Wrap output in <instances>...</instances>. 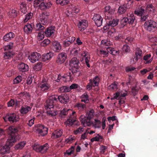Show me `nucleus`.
Returning <instances> with one entry per match:
<instances>
[{
    "instance_id": "nucleus-1",
    "label": "nucleus",
    "mask_w": 157,
    "mask_h": 157,
    "mask_svg": "<svg viewBox=\"0 0 157 157\" xmlns=\"http://www.w3.org/2000/svg\"><path fill=\"white\" fill-rule=\"evenodd\" d=\"M20 129L19 127L14 126H12L8 128L7 129V132L9 135L8 139L5 145L0 149L1 154H4L9 153L10 147L20 138L18 132H20Z\"/></svg>"
},
{
    "instance_id": "nucleus-2",
    "label": "nucleus",
    "mask_w": 157,
    "mask_h": 157,
    "mask_svg": "<svg viewBox=\"0 0 157 157\" xmlns=\"http://www.w3.org/2000/svg\"><path fill=\"white\" fill-rule=\"evenodd\" d=\"M86 115L87 117L83 115H82L80 117L79 120L84 127L90 126L93 124V122L91 121V119L94 116V110L92 109H90L87 113Z\"/></svg>"
},
{
    "instance_id": "nucleus-3",
    "label": "nucleus",
    "mask_w": 157,
    "mask_h": 157,
    "mask_svg": "<svg viewBox=\"0 0 157 157\" xmlns=\"http://www.w3.org/2000/svg\"><path fill=\"white\" fill-rule=\"evenodd\" d=\"M51 86V85L47 81L43 79L40 83L37 84L35 92L37 94L41 95L50 90Z\"/></svg>"
},
{
    "instance_id": "nucleus-4",
    "label": "nucleus",
    "mask_w": 157,
    "mask_h": 157,
    "mask_svg": "<svg viewBox=\"0 0 157 157\" xmlns=\"http://www.w3.org/2000/svg\"><path fill=\"white\" fill-rule=\"evenodd\" d=\"M70 70L72 74L75 76L78 77L81 74L80 67L79 66V60L77 58L74 57L71 59L70 61Z\"/></svg>"
},
{
    "instance_id": "nucleus-5",
    "label": "nucleus",
    "mask_w": 157,
    "mask_h": 157,
    "mask_svg": "<svg viewBox=\"0 0 157 157\" xmlns=\"http://www.w3.org/2000/svg\"><path fill=\"white\" fill-rule=\"evenodd\" d=\"M65 124L68 126H74L75 125H79V123L77 121L76 118V112L75 111L72 112L70 114L69 118L65 122Z\"/></svg>"
},
{
    "instance_id": "nucleus-6",
    "label": "nucleus",
    "mask_w": 157,
    "mask_h": 157,
    "mask_svg": "<svg viewBox=\"0 0 157 157\" xmlns=\"http://www.w3.org/2000/svg\"><path fill=\"white\" fill-rule=\"evenodd\" d=\"M144 28L150 32H154L157 29V23L149 20L146 21L144 24Z\"/></svg>"
},
{
    "instance_id": "nucleus-7",
    "label": "nucleus",
    "mask_w": 157,
    "mask_h": 157,
    "mask_svg": "<svg viewBox=\"0 0 157 157\" xmlns=\"http://www.w3.org/2000/svg\"><path fill=\"white\" fill-rule=\"evenodd\" d=\"M58 100L57 98L56 97L55 95L52 96L49 99L46 101L44 104L45 108L46 110L51 109H52V108L54 107H57L56 104Z\"/></svg>"
},
{
    "instance_id": "nucleus-8",
    "label": "nucleus",
    "mask_w": 157,
    "mask_h": 157,
    "mask_svg": "<svg viewBox=\"0 0 157 157\" xmlns=\"http://www.w3.org/2000/svg\"><path fill=\"white\" fill-rule=\"evenodd\" d=\"M3 118L5 122L9 121L10 123H16L19 120L16 114L14 113H8Z\"/></svg>"
},
{
    "instance_id": "nucleus-9",
    "label": "nucleus",
    "mask_w": 157,
    "mask_h": 157,
    "mask_svg": "<svg viewBox=\"0 0 157 157\" xmlns=\"http://www.w3.org/2000/svg\"><path fill=\"white\" fill-rule=\"evenodd\" d=\"M109 21H107L106 25L104 27V30L109 29L110 27H114L117 26L118 24L119 20L118 19H112L110 18Z\"/></svg>"
},
{
    "instance_id": "nucleus-10",
    "label": "nucleus",
    "mask_w": 157,
    "mask_h": 157,
    "mask_svg": "<svg viewBox=\"0 0 157 157\" xmlns=\"http://www.w3.org/2000/svg\"><path fill=\"white\" fill-rule=\"evenodd\" d=\"M49 148V145L48 143H46L43 145L34 146L33 149L37 152H40L42 154L45 153Z\"/></svg>"
},
{
    "instance_id": "nucleus-11",
    "label": "nucleus",
    "mask_w": 157,
    "mask_h": 157,
    "mask_svg": "<svg viewBox=\"0 0 157 157\" xmlns=\"http://www.w3.org/2000/svg\"><path fill=\"white\" fill-rule=\"evenodd\" d=\"M114 10L110 6H106L104 10L105 19L106 20H110L112 17V15L113 13Z\"/></svg>"
},
{
    "instance_id": "nucleus-12",
    "label": "nucleus",
    "mask_w": 157,
    "mask_h": 157,
    "mask_svg": "<svg viewBox=\"0 0 157 157\" xmlns=\"http://www.w3.org/2000/svg\"><path fill=\"white\" fill-rule=\"evenodd\" d=\"M41 56L40 53L36 52H33L29 56L28 58L32 63H34L37 61H40Z\"/></svg>"
},
{
    "instance_id": "nucleus-13",
    "label": "nucleus",
    "mask_w": 157,
    "mask_h": 157,
    "mask_svg": "<svg viewBox=\"0 0 157 157\" xmlns=\"http://www.w3.org/2000/svg\"><path fill=\"white\" fill-rule=\"evenodd\" d=\"M67 58V54L65 52H62L59 53L57 58L56 62L59 64L64 63Z\"/></svg>"
},
{
    "instance_id": "nucleus-14",
    "label": "nucleus",
    "mask_w": 157,
    "mask_h": 157,
    "mask_svg": "<svg viewBox=\"0 0 157 157\" xmlns=\"http://www.w3.org/2000/svg\"><path fill=\"white\" fill-rule=\"evenodd\" d=\"M55 96L57 98V100H59L63 104H66L69 100V97L66 94H62L59 96L56 95Z\"/></svg>"
},
{
    "instance_id": "nucleus-15",
    "label": "nucleus",
    "mask_w": 157,
    "mask_h": 157,
    "mask_svg": "<svg viewBox=\"0 0 157 157\" xmlns=\"http://www.w3.org/2000/svg\"><path fill=\"white\" fill-rule=\"evenodd\" d=\"M95 24L98 27L101 26L102 24L103 18L99 14H94L92 18Z\"/></svg>"
},
{
    "instance_id": "nucleus-16",
    "label": "nucleus",
    "mask_w": 157,
    "mask_h": 157,
    "mask_svg": "<svg viewBox=\"0 0 157 157\" xmlns=\"http://www.w3.org/2000/svg\"><path fill=\"white\" fill-rule=\"evenodd\" d=\"M48 128L45 127L44 125L39 124L36 129L37 132L40 135L44 136L48 133Z\"/></svg>"
},
{
    "instance_id": "nucleus-17",
    "label": "nucleus",
    "mask_w": 157,
    "mask_h": 157,
    "mask_svg": "<svg viewBox=\"0 0 157 157\" xmlns=\"http://www.w3.org/2000/svg\"><path fill=\"white\" fill-rule=\"evenodd\" d=\"M49 14L47 12L42 13L41 15L40 16V23L44 25H46L48 23V17Z\"/></svg>"
},
{
    "instance_id": "nucleus-18",
    "label": "nucleus",
    "mask_w": 157,
    "mask_h": 157,
    "mask_svg": "<svg viewBox=\"0 0 157 157\" xmlns=\"http://www.w3.org/2000/svg\"><path fill=\"white\" fill-rule=\"evenodd\" d=\"M55 31L54 26L51 25L47 28L44 32L45 35L47 37H50L54 35Z\"/></svg>"
},
{
    "instance_id": "nucleus-19",
    "label": "nucleus",
    "mask_w": 157,
    "mask_h": 157,
    "mask_svg": "<svg viewBox=\"0 0 157 157\" xmlns=\"http://www.w3.org/2000/svg\"><path fill=\"white\" fill-rule=\"evenodd\" d=\"M87 21L86 20H82L79 21L78 26L80 31H84L88 26Z\"/></svg>"
},
{
    "instance_id": "nucleus-20",
    "label": "nucleus",
    "mask_w": 157,
    "mask_h": 157,
    "mask_svg": "<svg viewBox=\"0 0 157 157\" xmlns=\"http://www.w3.org/2000/svg\"><path fill=\"white\" fill-rule=\"evenodd\" d=\"M15 36V34L13 32H10L6 33L3 36L2 40L4 42H9L12 40Z\"/></svg>"
},
{
    "instance_id": "nucleus-21",
    "label": "nucleus",
    "mask_w": 157,
    "mask_h": 157,
    "mask_svg": "<svg viewBox=\"0 0 157 157\" xmlns=\"http://www.w3.org/2000/svg\"><path fill=\"white\" fill-rule=\"evenodd\" d=\"M52 5V4L50 2H42L39 5V8L41 10H45L49 9Z\"/></svg>"
},
{
    "instance_id": "nucleus-22",
    "label": "nucleus",
    "mask_w": 157,
    "mask_h": 157,
    "mask_svg": "<svg viewBox=\"0 0 157 157\" xmlns=\"http://www.w3.org/2000/svg\"><path fill=\"white\" fill-rule=\"evenodd\" d=\"M17 68L19 71L22 72L27 71L29 69L28 65L23 62L20 63L18 64Z\"/></svg>"
},
{
    "instance_id": "nucleus-23",
    "label": "nucleus",
    "mask_w": 157,
    "mask_h": 157,
    "mask_svg": "<svg viewBox=\"0 0 157 157\" xmlns=\"http://www.w3.org/2000/svg\"><path fill=\"white\" fill-rule=\"evenodd\" d=\"M52 49L56 52H59L61 49V46L58 41H54L52 43Z\"/></svg>"
},
{
    "instance_id": "nucleus-24",
    "label": "nucleus",
    "mask_w": 157,
    "mask_h": 157,
    "mask_svg": "<svg viewBox=\"0 0 157 157\" xmlns=\"http://www.w3.org/2000/svg\"><path fill=\"white\" fill-rule=\"evenodd\" d=\"M34 28L33 24L28 23L24 26V32L27 34H30L32 32Z\"/></svg>"
},
{
    "instance_id": "nucleus-25",
    "label": "nucleus",
    "mask_w": 157,
    "mask_h": 157,
    "mask_svg": "<svg viewBox=\"0 0 157 157\" xmlns=\"http://www.w3.org/2000/svg\"><path fill=\"white\" fill-rule=\"evenodd\" d=\"M53 54L51 52L48 53L46 54H44L41 56L40 61L43 62H46L50 59L53 56Z\"/></svg>"
},
{
    "instance_id": "nucleus-26",
    "label": "nucleus",
    "mask_w": 157,
    "mask_h": 157,
    "mask_svg": "<svg viewBox=\"0 0 157 157\" xmlns=\"http://www.w3.org/2000/svg\"><path fill=\"white\" fill-rule=\"evenodd\" d=\"M15 54L13 51H5L3 53V58L5 59H10L13 57Z\"/></svg>"
},
{
    "instance_id": "nucleus-27",
    "label": "nucleus",
    "mask_w": 157,
    "mask_h": 157,
    "mask_svg": "<svg viewBox=\"0 0 157 157\" xmlns=\"http://www.w3.org/2000/svg\"><path fill=\"white\" fill-rule=\"evenodd\" d=\"M146 9L147 11H148L149 13H154L155 10V7L154 6V4L151 3L150 1V2H147L146 4Z\"/></svg>"
},
{
    "instance_id": "nucleus-28",
    "label": "nucleus",
    "mask_w": 157,
    "mask_h": 157,
    "mask_svg": "<svg viewBox=\"0 0 157 157\" xmlns=\"http://www.w3.org/2000/svg\"><path fill=\"white\" fill-rule=\"evenodd\" d=\"M127 95V92H121V94L119 92H117L113 95V97L111 98V100H113L114 99H117L119 97L121 98V97H125Z\"/></svg>"
},
{
    "instance_id": "nucleus-29",
    "label": "nucleus",
    "mask_w": 157,
    "mask_h": 157,
    "mask_svg": "<svg viewBox=\"0 0 157 157\" xmlns=\"http://www.w3.org/2000/svg\"><path fill=\"white\" fill-rule=\"evenodd\" d=\"M46 113L47 115L51 117H54L56 116L59 113V111L54 109V108H52V109H50L46 110Z\"/></svg>"
},
{
    "instance_id": "nucleus-30",
    "label": "nucleus",
    "mask_w": 157,
    "mask_h": 157,
    "mask_svg": "<svg viewBox=\"0 0 157 157\" xmlns=\"http://www.w3.org/2000/svg\"><path fill=\"white\" fill-rule=\"evenodd\" d=\"M145 11L144 7L141 6L137 8L134 11V13L138 16H142L144 14Z\"/></svg>"
},
{
    "instance_id": "nucleus-31",
    "label": "nucleus",
    "mask_w": 157,
    "mask_h": 157,
    "mask_svg": "<svg viewBox=\"0 0 157 157\" xmlns=\"http://www.w3.org/2000/svg\"><path fill=\"white\" fill-rule=\"evenodd\" d=\"M18 14V11H17L15 9H10L7 12V14L10 17L15 18L16 17Z\"/></svg>"
},
{
    "instance_id": "nucleus-32",
    "label": "nucleus",
    "mask_w": 157,
    "mask_h": 157,
    "mask_svg": "<svg viewBox=\"0 0 157 157\" xmlns=\"http://www.w3.org/2000/svg\"><path fill=\"white\" fill-rule=\"evenodd\" d=\"M31 109V108L27 105L22 106L20 109V112L21 114L22 115L27 114Z\"/></svg>"
},
{
    "instance_id": "nucleus-33",
    "label": "nucleus",
    "mask_w": 157,
    "mask_h": 157,
    "mask_svg": "<svg viewBox=\"0 0 157 157\" xmlns=\"http://www.w3.org/2000/svg\"><path fill=\"white\" fill-rule=\"evenodd\" d=\"M62 134V130L58 129L54 131L52 133L51 137L52 138H57L60 137Z\"/></svg>"
},
{
    "instance_id": "nucleus-34",
    "label": "nucleus",
    "mask_w": 157,
    "mask_h": 157,
    "mask_svg": "<svg viewBox=\"0 0 157 157\" xmlns=\"http://www.w3.org/2000/svg\"><path fill=\"white\" fill-rule=\"evenodd\" d=\"M153 60L152 57H151V54H147L144 56L143 58L144 63L145 64H149L151 63Z\"/></svg>"
},
{
    "instance_id": "nucleus-35",
    "label": "nucleus",
    "mask_w": 157,
    "mask_h": 157,
    "mask_svg": "<svg viewBox=\"0 0 157 157\" xmlns=\"http://www.w3.org/2000/svg\"><path fill=\"white\" fill-rule=\"evenodd\" d=\"M75 40V37H71V38H67L64 41L63 44L65 47L69 46Z\"/></svg>"
},
{
    "instance_id": "nucleus-36",
    "label": "nucleus",
    "mask_w": 157,
    "mask_h": 157,
    "mask_svg": "<svg viewBox=\"0 0 157 157\" xmlns=\"http://www.w3.org/2000/svg\"><path fill=\"white\" fill-rule=\"evenodd\" d=\"M62 78H65L68 81L71 80V79L73 78V77L72 76V74L69 72L67 73L66 75H64L63 76H61L60 75H58L57 78L60 81Z\"/></svg>"
},
{
    "instance_id": "nucleus-37",
    "label": "nucleus",
    "mask_w": 157,
    "mask_h": 157,
    "mask_svg": "<svg viewBox=\"0 0 157 157\" xmlns=\"http://www.w3.org/2000/svg\"><path fill=\"white\" fill-rule=\"evenodd\" d=\"M128 9L126 5H124L119 6L118 9V13L121 14L125 13Z\"/></svg>"
},
{
    "instance_id": "nucleus-38",
    "label": "nucleus",
    "mask_w": 157,
    "mask_h": 157,
    "mask_svg": "<svg viewBox=\"0 0 157 157\" xmlns=\"http://www.w3.org/2000/svg\"><path fill=\"white\" fill-rule=\"evenodd\" d=\"M90 60V56L83 58H81V62H82L83 63H85L87 66L88 67H90V63H91Z\"/></svg>"
},
{
    "instance_id": "nucleus-39",
    "label": "nucleus",
    "mask_w": 157,
    "mask_h": 157,
    "mask_svg": "<svg viewBox=\"0 0 157 157\" xmlns=\"http://www.w3.org/2000/svg\"><path fill=\"white\" fill-rule=\"evenodd\" d=\"M14 43L13 42L9 43L8 44L5 46L3 47L4 51H12L13 48Z\"/></svg>"
},
{
    "instance_id": "nucleus-40",
    "label": "nucleus",
    "mask_w": 157,
    "mask_h": 157,
    "mask_svg": "<svg viewBox=\"0 0 157 157\" xmlns=\"http://www.w3.org/2000/svg\"><path fill=\"white\" fill-rule=\"evenodd\" d=\"M126 18L128 19L129 24L132 25L134 23L135 20V17L133 14H131L129 15H127Z\"/></svg>"
},
{
    "instance_id": "nucleus-41",
    "label": "nucleus",
    "mask_w": 157,
    "mask_h": 157,
    "mask_svg": "<svg viewBox=\"0 0 157 157\" xmlns=\"http://www.w3.org/2000/svg\"><path fill=\"white\" fill-rule=\"evenodd\" d=\"M19 101H18L17 100H14L13 99H11L7 103L8 106V107H11L14 105L17 106L19 104Z\"/></svg>"
},
{
    "instance_id": "nucleus-42",
    "label": "nucleus",
    "mask_w": 157,
    "mask_h": 157,
    "mask_svg": "<svg viewBox=\"0 0 157 157\" xmlns=\"http://www.w3.org/2000/svg\"><path fill=\"white\" fill-rule=\"evenodd\" d=\"M81 102L88 103L89 101V96L86 93H84L81 97Z\"/></svg>"
},
{
    "instance_id": "nucleus-43",
    "label": "nucleus",
    "mask_w": 157,
    "mask_h": 157,
    "mask_svg": "<svg viewBox=\"0 0 157 157\" xmlns=\"http://www.w3.org/2000/svg\"><path fill=\"white\" fill-rule=\"evenodd\" d=\"M100 79L99 77L98 76H96L93 80H92V82L93 83V86L94 87L98 86Z\"/></svg>"
},
{
    "instance_id": "nucleus-44",
    "label": "nucleus",
    "mask_w": 157,
    "mask_h": 157,
    "mask_svg": "<svg viewBox=\"0 0 157 157\" xmlns=\"http://www.w3.org/2000/svg\"><path fill=\"white\" fill-rule=\"evenodd\" d=\"M75 107L80 111H83L86 108V105L84 104L80 103H78L75 105Z\"/></svg>"
},
{
    "instance_id": "nucleus-45",
    "label": "nucleus",
    "mask_w": 157,
    "mask_h": 157,
    "mask_svg": "<svg viewBox=\"0 0 157 157\" xmlns=\"http://www.w3.org/2000/svg\"><path fill=\"white\" fill-rule=\"evenodd\" d=\"M128 19L126 17H124L121 20V27L123 28L126 25L128 24H129Z\"/></svg>"
},
{
    "instance_id": "nucleus-46",
    "label": "nucleus",
    "mask_w": 157,
    "mask_h": 157,
    "mask_svg": "<svg viewBox=\"0 0 157 157\" xmlns=\"http://www.w3.org/2000/svg\"><path fill=\"white\" fill-rule=\"evenodd\" d=\"M106 50L111 54L114 56L118 54L119 53L118 51L115 50L114 48H112L108 47L106 48Z\"/></svg>"
},
{
    "instance_id": "nucleus-47",
    "label": "nucleus",
    "mask_w": 157,
    "mask_h": 157,
    "mask_svg": "<svg viewBox=\"0 0 157 157\" xmlns=\"http://www.w3.org/2000/svg\"><path fill=\"white\" fill-rule=\"evenodd\" d=\"M25 142L24 141L21 142L17 144L15 147V149L16 150H20L22 149L25 144Z\"/></svg>"
},
{
    "instance_id": "nucleus-48",
    "label": "nucleus",
    "mask_w": 157,
    "mask_h": 157,
    "mask_svg": "<svg viewBox=\"0 0 157 157\" xmlns=\"http://www.w3.org/2000/svg\"><path fill=\"white\" fill-rule=\"evenodd\" d=\"M68 0H56V3L58 5L62 6H65L69 3Z\"/></svg>"
},
{
    "instance_id": "nucleus-49",
    "label": "nucleus",
    "mask_w": 157,
    "mask_h": 157,
    "mask_svg": "<svg viewBox=\"0 0 157 157\" xmlns=\"http://www.w3.org/2000/svg\"><path fill=\"white\" fill-rule=\"evenodd\" d=\"M118 83L116 82H114L109 86V89L111 91L116 90L117 89Z\"/></svg>"
},
{
    "instance_id": "nucleus-50",
    "label": "nucleus",
    "mask_w": 157,
    "mask_h": 157,
    "mask_svg": "<svg viewBox=\"0 0 157 157\" xmlns=\"http://www.w3.org/2000/svg\"><path fill=\"white\" fill-rule=\"evenodd\" d=\"M69 109H63L62 110L60 111L59 113V116L61 118H64L68 114V111Z\"/></svg>"
},
{
    "instance_id": "nucleus-51",
    "label": "nucleus",
    "mask_w": 157,
    "mask_h": 157,
    "mask_svg": "<svg viewBox=\"0 0 157 157\" xmlns=\"http://www.w3.org/2000/svg\"><path fill=\"white\" fill-rule=\"evenodd\" d=\"M59 91L61 93L67 92L70 91V89L67 86H62L59 88Z\"/></svg>"
},
{
    "instance_id": "nucleus-52",
    "label": "nucleus",
    "mask_w": 157,
    "mask_h": 157,
    "mask_svg": "<svg viewBox=\"0 0 157 157\" xmlns=\"http://www.w3.org/2000/svg\"><path fill=\"white\" fill-rule=\"evenodd\" d=\"M33 16V14L31 12L28 13L25 16V18L24 20V22H26L28 21L29 20L31 19Z\"/></svg>"
},
{
    "instance_id": "nucleus-53",
    "label": "nucleus",
    "mask_w": 157,
    "mask_h": 157,
    "mask_svg": "<svg viewBox=\"0 0 157 157\" xmlns=\"http://www.w3.org/2000/svg\"><path fill=\"white\" fill-rule=\"evenodd\" d=\"M95 122L93 126L95 128H99L101 127V122L100 120L97 119H94Z\"/></svg>"
},
{
    "instance_id": "nucleus-54",
    "label": "nucleus",
    "mask_w": 157,
    "mask_h": 157,
    "mask_svg": "<svg viewBox=\"0 0 157 157\" xmlns=\"http://www.w3.org/2000/svg\"><path fill=\"white\" fill-rule=\"evenodd\" d=\"M42 25L40 23H38L36 24V27L34 28L35 29L36 31H42L44 30L45 27Z\"/></svg>"
},
{
    "instance_id": "nucleus-55",
    "label": "nucleus",
    "mask_w": 157,
    "mask_h": 157,
    "mask_svg": "<svg viewBox=\"0 0 157 157\" xmlns=\"http://www.w3.org/2000/svg\"><path fill=\"white\" fill-rule=\"evenodd\" d=\"M44 31H41L39 32L37 36V38L39 41H40L42 40L44 38Z\"/></svg>"
},
{
    "instance_id": "nucleus-56",
    "label": "nucleus",
    "mask_w": 157,
    "mask_h": 157,
    "mask_svg": "<svg viewBox=\"0 0 157 157\" xmlns=\"http://www.w3.org/2000/svg\"><path fill=\"white\" fill-rule=\"evenodd\" d=\"M20 11L21 12L23 13H25L27 12L26 11V7L25 4H24L23 2H22L20 6Z\"/></svg>"
},
{
    "instance_id": "nucleus-57",
    "label": "nucleus",
    "mask_w": 157,
    "mask_h": 157,
    "mask_svg": "<svg viewBox=\"0 0 157 157\" xmlns=\"http://www.w3.org/2000/svg\"><path fill=\"white\" fill-rule=\"evenodd\" d=\"M42 66V63L40 62H39L34 66L33 68L35 70L39 71L41 70Z\"/></svg>"
},
{
    "instance_id": "nucleus-58",
    "label": "nucleus",
    "mask_w": 157,
    "mask_h": 157,
    "mask_svg": "<svg viewBox=\"0 0 157 157\" xmlns=\"http://www.w3.org/2000/svg\"><path fill=\"white\" fill-rule=\"evenodd\" d=\"M22 77L18 75L13 80V83L14 84H17L20 82L22 80Z\"/></svg>"
},
{
    "instance_id": "nucleus-59",
    "label": "nucleus",
    "mask_w": 157,
    "mask_h": 157,
    "mask_svg": "<svg viewBox=\"0 0 157 157\" xmlns=\"http://www.w3.org/2000/svg\"><path fill=\"white\" fill-rule=\"evenodd\" d=\"M75 140V136H71L66 139L65 142L66 143L71 144Z\"/></svg>"
},
{
    "instance_id": "nucleus-60",
    "label": "nucleus",
    "mask_w": 157,
    "mask_h": 157,
    "mask_svg": "<svg viewBox=\"0 0 157 157\" xmlns=\"http://www.w3.org/2000/svg\"><path fill=\"white\" fill-rule=\"evenodd\" d=\"M81 58H83L88 56L89 57L90 56V55L89 52L87 51L86 50H84L82 52L81 54Z\"/></svg>"
},
{
    "instance_id": "nucleus-61",
    "label": "nucleus",
    "mask_w": 157,
    "mask_h": 157,
    "mask_svg": "<svg viewBox=\"0 0 157 157\" xmlns=\"http://www.w3.org/2000/svg\"><path fill=\"white\" fill-rule=\"evenodd\" d=\"M74 151V147L72 146L70 148L67 150L66 151V154L70 155L73 153Z\"/></svg>"
},
{
    "instance_id": "nucleus-62",
    "label": "nucleus",
    "mask_w": 157,
    "mask_h": 157,
    "mask_svg": "<svg viewBox=\"0 0 157 157\" xmlns=\"http://www.w3.org/2000/svg\"><path fill=\"white\" fill-rule=\"evenodd\" d=\"M108 52L107 51L104 50H100V51L99 53L100 54H101L102 56H103V57H106L108 56Z\"/></svg>"
},
{
    "instance_id": "nucleus-63",
    "label": "nucleus",
    "mask_w": 157,
    "mask_h": 157,
    "mask_svg": "<svg viewBox=\"0 0 157 157\" xmlns=\"http://www.w3.org/2000/svg\"><path fill=\"white\" fill-rule=\"evenodd\" d=\"M142 52L140 48H137L136 50L135 53L136 56H139V57L142 58Z\"/></svg>"
},
{
    "instance_id": "nucleus-64",
    "label": "nucleus",
    "mask_w": 157,
    "mask_h": 157,
    "mask_svg": "<svg viewBox=\"0 0 157 157\" xmlns=\"http://www.w3.org/2000/svg\"><path fill=\"white\" fill-rule=\"evenodd\" d=\"M93 83L92 82V80L90 79L89 80V82L88 83L86 86V88L87 90H89L92 89L93 87Z\"/></svg>"
}]
</instances>
